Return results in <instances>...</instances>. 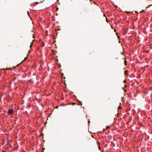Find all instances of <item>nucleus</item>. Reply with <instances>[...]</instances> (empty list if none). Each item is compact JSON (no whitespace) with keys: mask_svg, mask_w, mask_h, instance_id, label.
I'll use <instances>...</instances> for the list:
<instances>
[{"mask_svg":"<svg viewBox=\"0 0 152 152\" xmlns=\"http://www.w3.org/2000/svg\"><path fill=\"white\" fill-rule=\"evenodd\" d=\"M151 6V5H149V7H150V6Z\"/></svg>","mask_w":152,"mask_h":152,"instance_id":"nucleus-11","label":"nucleus"},{"mask_svg":"<svg viewBox=\"0 0 152 152\" xmlns=\"http://www.w3.org/2000/svg\"><path fill=\"white\" fill-rule=\"evenodd\" d=\"M36 3H38V2H36Z\"/></svg>","mask_w":152,"mask_h":152,"instance_id":"nucleus-12","label":"nucleus"},{"mask_svg":"<svg viewBox=\"0 0 152 152\" xmlns=\"http://www.w3.org/2000/svg\"><path fill=\"white\" fill-rule=\"evenodd\" d=\"M122 108V107H121V106H119L118 107V109L119 110V109H121Z\"/></svg>","mask_w":152,"mask_h":152,"instance_id":"nucleus-2","label":"nucleus"},{"mask_svg":"<svg viewBox=\"0 0 152 152\" xmlns=\"http://www.w3.org/2000/svg\"><path fill=\"white\" fill-rule=\"evenodd\" d=\"M90 122L89 121H88V123H90Z\"/></svg>","mask_w":152,"mask_h":152,"instance_id":"nucleus-7","label":"nucleus"},{"mask_svg":"<svg viewBox=\"0 0 152 152\" xmlns=\"http://www.w3.org/2000/svg\"><path fill=\"white\" fill-rule=\"evenodd\" d=\"M8 113L10 115L12 114L13 113V110L12 109L9 110L8 111Z\"/></svg>","mask_w":152,"mask_h":152,"instance_id":"nucleus-1","label":"nucleus"},{"mask_svg":"<svg viewBox=\"0 0 152 152\" xmlns=\"http://www.w3.org/2000/svg\"><path fill=\"white\" fill-rule=\"evenodd\" d=\"M70 104V103H69V104H68V105H69V104Z\"/></svg>","mask_w":152,"mask_h":152,"instance_id":"nucleus-10","label":"nucleus"},{"mask_svg":"<svg viewBox=\"0 0 152 152\" xmlns=\"http://www.w3.org/2000/svg\"><path fill=\"white\" fill-rule=\"evenodd\" d=\"M124 97H123L122 98V99H121V100L123 102H125V100H124Z\"/></svg>","mask_w":152,"mask_h":152,"instance_id":"nucleus-3","label":"nucleus"},{"mask_svg":"<svg viewBox=\"0 0 152 152\" xmlns=\"http://www.w3.org/2000/svg\"><path fill=\"white\" fill-rule=\"evenodd\" d=\"M75 104L74 103V102H73L72 103V105H74V104Z\"/></svg>","mask_w":152,"mask_h":152,"instance_id":"nucleus-4","label":"nucleus"},{"mask_svg":"<svg viewBox=\"0 0 152 152\" xmlns=\"http://www.w3.org/2000/svg\"><path fill=\"white\" fill-rule=\"evenodd\" d=\"M124 95H125V94H124Z\"/></svg>","mask_w":152,"mask_h":152,"instance_id":"nucleus-13","label":"nucleus"},{"mask_svg":"<svg viewBox=\"0 0 152 152\" xmlns=\"http://www.w3.org/2000/svg\"><path fill=\"white\" fill-rule=\"evenodd\" d=\"M120 105H121V103H120Z\"/></svg>","mask_w":152,"mask_h":152,"instance_id":"nucleus-8","label":"nucleus"},{"mask_svg":"<svg viewBox=\"0 0 152 152\" xmlns=\"http://www.w3.org/2000/svg\"><path fill=\"white\" fill-rule=\"evenodd\" d=\"M116 7H117V8L118 7L117 6H116Z\"/></svg>","mask_w":152,"mask_h":152,"instance_id":"nucleus-9","label":"nucleus"},{"mask_svg":"<svg viewBox=\"0 0 152 152\" xmlns=\"http://www.w3.org/2000/svg\"><path fill=\"white\" fill-rule=\"evenodd\" d=\"M67 105V104H64L62 105H61L64 106V105Z\"/></svg>","mask_w":152,"mask_h":152,"instance_id":"nucleus-5","label":"nucleus"},{"mask_svg":"<svg viewBox=\"0 0 152 152\" xmlns=\"http://www.w3.org/2000/svg\"><path fill=\"white\" fill-rule=\"evenodd\" d=\"M2 152H6V151H3Z\"/></svg>","mask_w":152,"mask_h":152,"instance_id":"nucleus-6","label":"nucleus"}]
</instances>
